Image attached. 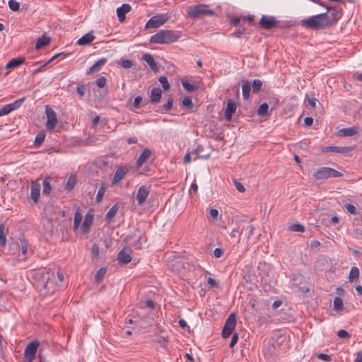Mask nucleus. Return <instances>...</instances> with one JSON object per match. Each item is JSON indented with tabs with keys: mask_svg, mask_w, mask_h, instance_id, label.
Masks as SVG:
<instances>
[{
	"mask_svg": "<svg viewBox=\"0 0 362 362\" xmlns=\"http://www.w3.org/2000/svg\"><path fill=\"white\" fill-rule=\"evenodd\" d=\"M182 105L190 110L193 107L192 98L189 96L185 97L182 101Z\"/></svg>",
	"mask_w": 362,
	"mask_h": 362,
	"instance_id": "47",
	"label": "nucleus"
},
{
	"mask_svg": "<svg viewBox=\"0 0 362 362\" xmlns=\"http://www.w3.org/2000/svg\"><path fill=\"white\" fill-rule=\"evenodd\" d=\"M118 64L124 69H129L132 66L133 62L129 59H122Z\"/></svg>",
	"mask_w": 362,
	"mask_h": 362,
	"instance_id": "50",
	"label": "nucleus"
},
{
	"mask_svg": "<svg viewBox=\"0 0 362 362\" xmlns=\"http://www.w3.org/2000/svg\"><path fill=\"white\" fill-rule=\"evenodd\" d=\"M8 6L11 10L18 11L20 9V4L15 0H10L8 1Z\"/></svg>",
	"mask_w": 362,
	"mask_h": 362,
	"instance_id": "52",
	"label": "nucleus"
},
{
	"mask_svg": "<svg viewBox=\"0 0 362 362\" xmlns=\"http://www.w3.org/2000/svg\"><path fill=\"white\" fill-rule=\"evenodd\" d=\"M149 192H150V190H149L148 187H147L144 185L141 186L138 189V192L136 194V199H137L139 205H141L145 202L146 198L148 197V196L149 194Z\"/></svg>",
	"mask_w": 362,
	"mask_h": 362,
	"instance_id": "15",
	"label": "nucleus"
},
{
	"mask_svg": "<svg viewBox=\"0 0 362 362\" xmlns=\"http://www.w3.org/2000/svg\"><path fill=\"white\" fill-rule=\"evenodd\" d=\"M25 100V98H19L16 100H15L13 103H10L9 105L12 107V110H15L21 107L23 101Z\"/></svg>",
	"mask_w": 362,
	"mask_h": 362,
	"instance_id": "51",
	"label": "nucleus"
},
{
	"mask_svg": "<svg viewBox=\"0 0 362 362\" xmlns=\"http://www.w3.org/2000/svg\"><path fill=\"white\" fill-rule=\"evenodd\" d=\"M40 187L41 186L40 184L34 182L32 183L30 197L35 203H37L39 201Z\"/></svg>",
	"mask_w": 362,
	"mask_h": 362,
	"instance_id": "23",
	"label": "nucleus"
},
{
	"mask_svg": "<svg viewBox=\"0 0 362 362\" xmlns=\"http://www.w3.org/2000/svg\"><path fill=\"white\" fill-rule=\"evenodd\" d=\"M357 133V130L354 127L351 128H343L338 132V135L340 136H351Z\"/></svg>",
	"mask_w": 362,
	"mask_h": 362,
	"instance_id": "30",
	"label": "nucleus"
},
{
	"mask_svg": "<svg viewBox=\"0 0 362 362\" xmlns=\"http://www.w3.org/2000/svg\"><path fill=\"white\" fill-rule=\"evenodd\" d=\"M42 185H43V189H42L43 194L49 195L50 194V192L52 189L51 185H50V182H49V177H46L43 180Z\"/></svg>",
	"mask_w": 362,
	"mask_h": 362,
	"instance_id": "38",
	"label": "nucleus"
},
{
	"mask_svg": "<svg viewBox=\"0 0 362 362\" xmlns=\"http://www.w3.org/2000/svg\"><path fill=\"white\" fill-rule=\"evenodd\" d=\"M143 59L148 64V66H150V68L153 71H158V66H157V64L156 62H155L154 60V58L150 54H145L143 57Z\"/></svg>",
	"mask_w": 362,
	"mask_h": 362,
	"instance_id": "26",
	"label": "nucleus"
},
{
	"mask_svg": "<svg viewBox=\"0 0 362 362\" xmlns=\"http://www.w3.org/2000/svg\"><path fill=\"white\" fill-rule=\"evenodd\" d=\"M238 333H233L230 343V348L233 347L238 342Z\"/></svg>",
	"mask_w": 362,
	"mask_h": 362,
	"instance_id": "60",
	"label": "nucleus"
},
{
	"mask_svg": "<svg viewBox=\"0 0 362 362\" xmlns=\"http://www.w3.org/2000/svg\"><path fill=\"white\" fill-rule=\"evenodd\" d=\"M168 21L166 15H156L151 17L146 24V28H156L164 24Z\"/></svg>",
	"mask_w": 362,
	"mask_h": 362,
	"instance_id": "9",
	"label": "nucleus"
},
{
	"mask_svg": "<svg viewBox=\"0 0 362 362\" xmlns=\"http://www.w3.org/2000/svg\"><path fill=\"white\" fill-rule=\"evenodd\" d=\"M40 274L44 279H46V282L42 284L40 290L42 295L47 296L54 293L57 289L54 272L49 273V272L42 271Z\"/></svg>",
	"mask_w": 362,
	"mask_h": 362,
	"instance_id": "3",
	"label": "nucleus"
},
{
	"mask_svg": "<svg viewBox=\"0 0 362 362\" xmlns=\"http://www.w3.org/2000/svg\"><path fill=\"white\" fill-rule=\"evenodd\" d=\"M181 33L180 31L161 30L150 38V42L153 44H170L178 40Z\"/></svg>",
	"mask_w": 362,
	"mask_h": 362,
	"instance_id": "2",
	"label": "nucleus"
},
{
	"mask_svg": "<svg viewBox=\"0 0 362 362\" xmlns=\"http://www.w3.org/2000/svg\"><path fill=\"white\" fill-rule=\"evenodd\" d=\"M100 254L99 246L98 244L94 243L91 248V255L93 257L98 258Z\"/></svg>",
	"mask_w": 362,
	"mask_h": 362,
	"instance_id": "54",
	"label": "nucleus"
},
{
	"mask_svg": "<svg viewBox=\"0 0 362 362\" xmlns=\"http://www.w3.org/2000/svg\"><path fill=\"white\" fill-rule=\"evenodd\" d=\"M329 12V21L331 23V27L334 25L339 19L341 17V8L340 7H330L326 6Z\"/></svg>",
	"mask_w": 362,
	"mask_h": 362,
	"instance_id": "12",
	"label": "nucleus"
},
{
	"mask_svg": "<svg viewBox=\"0 0 362 362\" xmlns=\"http://www.w3.org/2000/svg\"><path fill=\"white\" fill-rule=\"evenodd\" d=\"M12 107L9 104H7L0 108V117L6 115L12 112Z\"/></svg>",
	"mask_w": 362,
	"mask_h": 362,
	"instance_id": "49",
	"label": "nucleus"
},
{
	"mask_svg": "<svg viewBox=\"0 0 362 362\" xmlns=\"http://www.w3.org/2000/svg\"><path fill=\"white\" fill-rule=\"evenodd\" d=\"M182 85L183 88L189 93H192L196 90L197 87L186 80H182Z\"/></svg>",
	"mask_w": 362,
	"mask_h": 362,
	"instance_id": "40",
	"label": "nucleus"
},
{
	"mask_svg": "<svg viewBox=\"0 0 362 362\" xmlns=\"http://www.w3.org/2000/svg\"><path fill=\"white\" fill-rule=\"evenodd\" d=\"M333 309L335 311L339 312L343 310L344 304L341 298L335 297L333 300Z\"/></svg>",
	"mask_w": 362,
	"mask_h": 362,
	"instance_id": "37",
	"label": "nucleus"
},
{
	"mask_svg": "<svg viewBox=\"0 0 362 362\" xmlns=\"http://www.w3.org/2000/svg\"><path fill=\"white\" fill-rule=\"evenodd\" d=\"M28 249V243L26 240H21V250L23 255H25Z\"/></svg>",
	"mask_w": 362,
	"mask_h": 362,
	"instance_id": "56",
	"label": "nucleus"
},
{
	"mask_svg": "<svg viewBox=\"0 0 362 362\" xmlns=\"http://www.w3.org/2000/svg\"><path fill=\"white\" fill-rule=\"evenodd\" d=\"M45 112L47 119L46 128L47 130H52L55 127L57 122L56 112L48 105L46 106Z\"/></svg>",
	"mask_w": 362,
	"mask_h": 362,
	"instance_id": "10",
	"label": "nucleus"
},
{
	"mask_svg": "<svg viewBox=\"0 0 362 362\" xmlns=\"http://www.w3.org/2000/svg\"><path fill=\"white\" fill-rule=\"evenodd\" d=\"M269 319H270L269 315H267V316H260V317H259V318H258V322H259V324L261 325H262L263 323H266V322H269Z\"/></svg>",
	"mask_w": 362,
	"mask_h": 362,
	"instance_id": "64",
	"label": "nucleus"
},
{
	"mask_svg": "<svg viewBox=\"0 0 362 362\" xmlns=\"http://www.w3.org/2000/svg\"><path fill=\"white\" fill-rule=\"evenodd\" d=\"M173 98L170 97V98H168L167 103L163 105V110H164L165 112L170 111L173 107Z\"/></svg>",
	"mask_w": 362,
	"mask_h": 362,
	"instance_id": "53",
	"label": "nucleus"
},
{
	"mask_svg": "<svg viewBox=\"0 0 362 362\" xmlns=\"http://www.w3.org/2000/svg\"><path fill=\"white\" fill-rule=\"evenodd\" d=\"M85 86L84 85H79L76 87V91L78 95L82 98L83 97L85 94Z\"/></svg>",
	"mask_w": 362,
	"mask_h": 362,
	"instance_id": "59",
	"label": "nucleus"
},
{
	"mask_svg": "<svg viewBox=\"0 0 362 362\" xmlns=\"http://www.w3.org/2000/svg\"><path fill=\"white\" fill-rule=\"evenodd\" d=\"M106 189L107 187L105 184L104 183V182L101 181L100 182V187L96 195V202L98 203L102 201Z\"/></svg>",
	"mask_w": 362,
	"mask_h": 362,
	"instance_id": "34",
	"label": "nucleus"
},
{
	"mask_svg": "<svg viewBox=\"0 0 362 362\" xmlns=\"http://www.w3.org/2000/svg\"><path fill=\"white\" fill-rule=\"evenodd\" d=\"M93 221V214L88 212L85 216V219L82 224V229L84 233H88L89 232L90 226H91Z\"/></svg>",
	"mask_w": 362,
	"mask_h": 362,
	"instance_id": "24",
	"label": "nucleus"
},
{
	"mask_svg": "<svg viewBox=\"0 0 362 362\" xmlns=\"http://www.w3.org/2000/svg\"><path fill=\"white\" fill-rule=\"evenodd\" d=\"M25 62V58L17 57L13 58L9 61V62L6 65V69H14Z\"/></svg>",
	"mask_w": 362,
	"mask_h": 362,
	"instance_id": "28",
	"label": "nucleus"
},
{
	"mask_svg": "<svg viewBox=\"0 0 362 362\" xmlns=\"http://www.w3.org/2000/svg\"><path fill=\"white\" fill-rule=\"evenodd\" d=\"M50 41H51L50 37L45 36V35L42 36L37 40L36 45H35V49H41L42 47L49 45Z\"/></svg>",
	"mask_w": 362,
	"mask_h": 362,
	"instance_id": "31",
	"label": "nucleus"
},
{
	"mask_svg": "<svg viewBox=\"0 0 362 362\" xmlns=\"http://www.w3.org/2000/svg\"><path fill=\"white\" fill-rule=\"evenodd\" d=\"M82 218H83V216H82L80 209H77V210L75 211V214H74V226H73L74 230H76L78 228L80 223L82 221Z\"/></svg>",
	"mask_w": 362,
	"mask_h": 362,
	"instance_id": "32",
	"label": "nucleus"
},
{
	"mask_svg": "<svg viewBox=\"0 0 362 362\" xmlns=\"http://www.w3.org/2000/svg\"><path fill=\"white\" fill-rule=\"evenodd\" d=\"M117 259L120 264H127L131 262L132 255L125 249H122L118 254Z\"/></svg>",
	"mask_w": 362,
	"mask_h": 362,
	"instance_id": "19",
	"label": "nucleus"
},
{
	"mask_svg": "<svg viewBox=\"0 0 362 362\" xmlns=\"http://www.w3.org/2000/svg\"><path fill=\"white\" fill-rule=\"evenodd\" d=\"M106 272H107V269L105 267L100 268L94 276L95 281L98 283H100L103 280Z\"/></svg>",
	"mask_w": 362,
	"mask_h": 362,
	"instance_id": "39",
	"label": "nucleus"
},
{
	"mask_svg": "<svg viewBox=\"0 0 362 362\" xmlns=\"http://www.w3.org/2000/svg\"><path fill=\"white\" fill-rule=\"evenodd\" d=\"M158 81L160 83V84L163 86V88L165 90H168L170 88V85L168 81V78L165 76H160L158 78Z\"/></svg>",
	"mask_w": 362,
	"mask_h": 362,
	"instance_id": "44",
	"label": "nucleus"
},
{
	"mask_svg": "<svg viewBox=\"0 0 362 362\" xmlns=\"http://www.w3.org/2000/svg\"><path fill=\"white\" fill-rule=\"evenodd\" d=\"M245 33V28H240L238 30L235 31L233 33V35L236 37H240L243 35H244Z\"/></svg>",
	"mask_w": 362,
	"mask_h": 362,
	"instance_id": "61",
	"label": "nucleus"
},
{
	"mask_svg": "<svg viewBox=\"0 0 362 362\" xmlns=\"http://www.w3.org/2000/svg\"><path fill=\"white\" fill-rule=\"evenodd\" d=\"M337 336L339 337V338H342V339H345V338H348L350 337V334L346 331V330H344V329H340L339 331H338L337 332Z\"/></svg>",
	"mask_w": 362,
	"mask_h": 362,
	"instance_id": "63",
	"label": "nucleus"
},
{
	"mask_svg": "<svg viewBox=\"0 0 362 362\" xmlns=\"http://www.w3.org/2000/svg\"><path fill=\"white\" fill-rule=\"evenodd\" d=\"M132 7L128 4H124L117 9V14L119 22H123L126 18V14L129 13Z\"/></svg>",
	"mask_w": 362,
	"mask_h": 362,
	"instance_id": "16",
	"label": "nucleus"
},
{
	"mask_svg": "<svg viewBox=\"0 0 362 362\" xmlns=\"http://www.w3.org/2000/svg\"><path fill=\"white\" fill-rule=\"evenodd\" d=\"M289 230L296 232H304L305 228L303 225L300 223H295L289 226Z\"/></svg>",
	"mask_w": 362,
	"mask_h": 362,
	"instance_id": "48",
	"label": "nucleus"
},
{
	"mask_svg": "<svg viewBox=\"0 0 362 362\" xmlns=\"http://www.w3.org/2000/svg\"><path fill=\"white\" fill-rule=\"evenodd\" d=\"M162 90L159 88H154L151 91V103H157L161 98Z\"/></svg>",
	"mask_w": 362,
	"mask_h": 362,
	"instance_id": "25",
	"label": "nucleus"
},
{
	"mask_svg": "<svg viewBox=\"0 0 362 362\" xmlns=\"http://www.w3.org/2000/svg\"><path fill=\"white\" fill-rule=\"evenodd\" d=\"M95 38V36L91 33H88L78 39L76 44L81 46H87L90 45Z\"/></svg>",
	"mask_w": 362,
	"mask_h": 362,
	"instance_id": "21",
	"label": "nucleus"
},
{
	"mask_svg": "<svg viewBox=\"0 0 362 362\" xmlns=\"http://www.w3.org/2000/svg\"><path fill=\"white\" fill-rule=\"evenodd\" d=\"M106 62L107 59L105 57L100 59L92 66L90 67V69L86 71V74H90L92 73L98 72Z\"/></svg>",
	"mask_w": 362,
	"mask_h": 362,
	"instance_id": "22",
	"label": "nucleus"
},
{
	"mask_svg": "<svg viewBox=\"0 0 362 362\" xmlns=\"http://www.w3.org/2000/svg\"><path fill=\"white\" fill-rule=\"evenodd\" d=\"M269 105L267 103H262L257 110V114L262 117L268 115Z\"/></svg>",
	"mask_w": 362,
	"mask_h": 362,
	"instance_id": "41",
	"label": "nucleus"
},
{
	"mask_svg": "<svg viewBox=\"0 0 362 362\" xmlns=\"http://www.w3.org/2000/svg\"><path fill=\"white\" fill-rule=\"evenodd\" d=\"M234 185L236 188V189L240 192H245V187L243 186V185L242 183H240V182L237 181V180H234Z\"/></svg>",
	"mask_w": 362,
	"mask_h": 362,
	"instance_id": "57",
	"label": "nucleus"
},
{
	"mask_svg": "<svg viewBox=\"0 0 362 362\" xmlns=\"http://www.w3.org/2000/svg\"><path fill=\"white\" fill-rule=\"evenodd\" d=\"M262 86V81L259 79H255L252 84V92L257 93Z\"/></svg>",
	"mask_w": 362,
	"mask_h": 362,
	"instance_id": "42",
	"label": "nucleus"
},
{
	"mask_svg": "<svg viewBox=\"0 0 362 362\" xmlns=\"http://www.w3.org/2000/svg\"><path fill=\"white\" fill-rule=\"evenodd\" d=\"M127 173V170L125 168H124V167L118 168L114 175L112 180V182H111L112 185H115L118 182H119L124 178V177L125 176Z\"/></svg>",
	"mask_w": 362,
	"mask_h": 362,
	"instance_id": "18",
	"label": "nucleus"
},
{
	"mask_svg": "<svg viewBox=\"0 0 362 362\" xmlns=\"http://www.w3.org/2000/svg\"><path fill=\"white\" fill-rule=\"evenodd\" d=\"M240 229L241 236L243 235L246 241H248L250 237L253 235L255 227L253 225L250 224L249 223L245 221H240Z\"/></svg>",
	"mask_w": 362,
	"mask_h": 362,
	"instance_id": "13",
	"label": "nucleus"
},
{
	"mask_svg": "<svg viewBox=\"0 0 362 362\" xmlns=\"http://www.w3.org/2000/svg\"><path fill=\"white\" fill-rule=\"evenodd\" d=\"M258 274L261 276V283L262 288L264 291H269L271 288L270 272H272V266L265 262H260L257 266Z\"/></svg>",
	"mask_w": 362,
	"mask_h": 362,
	"instance_id": "4",
	"label": "nucleus"
},
{
	"mask_svg": "<svg viewBox=\"0 0 362 362\" xmlns=\"http://www.w3.org/2000/svg\"><path fill=\"white\" fill-rule=\"evenodd\" d=\"M300 25L305 28L315 30H325L331 27L327 13H320L303 19L300 21Z\"/></svg>",
	"mask_w": 362,
	"mask_h": 362,
	"instance_id": "1",
	"label": "nucleus"
},
{
	"mask_svg": "<svg viewBox=\"0 0 362 362\" xmlns=\"http://www.w3.org/2000/svg\"><path fill=\"white\" fill-rule=\"evenodd\" d=\"M352 146H326L323 148L324 152H334L337 153H347L353 151Z\"/></svg>",
	"mask_w": 362,
	"mask_h": 362,
	"instance_id": "14",
	"label": "nucleus"
},
{
	"mask_svg": "<svg viewBox=\"0 0 362 362\" xmlns=\"http://www.w3.org/2000/svg\"><path fill=\"white\" fill-rule=\"evenodd\" d=\"M106 83V78L104 76L99 77L96 81V84L99 88H103Z\"/></svg>",
	"mask_w": 362,
	"mask_h": 362,
	"instance_id": "58",
	"label": "nucleus"
},
{
	"mask_svg": "<svg viewBox=\"0 0 362 362\" xmlns=\"http://www.w3.org/2000/svg\"><path fill=\"white\" fill-rule=\"evenodd\" d=\"M236 110V104L233 100H229L227 103V107L225 112V116L227 121H230L233 114Z\"/></svg>",
	"mask_w": 362,
	"mask_h": 362,
	"instance_id": "20",
	"label": "nucleus"
},
{
	"mask_svg": "<svg viewBox=\"0 0 362 362\" xmlns=\"http://www.w3.org/2000/svg\"><path fill=\"white\" fill-rule=\"evenodd\" d=\"M237 226L233 228L231 232L230 233V236L231 238H238V242L240 240L241 234H240V222L237 223Z\"/></svg>",
	"mask_w": 362,
	"mask_h": 362,
	"instance_id": "43",
	"label": "nucleus"
},
{
	"mask_svg": "<svg viewBox=\"0 0 362 362\" xmlns=\"http://www.w3.org/2000/svg\"><path fill=\"white\" fill-rule=\"evenodd\" d=\"M236 325V316L234 313H232L228 317L225 325L223 326L222 330V337L226 339L230 337V335L233 332Z\"/></svg>",
	"mask_w": 362,
	"mask_h": 362,
	"instance_id": "7",
	"label": "nucleus"
},
{
	"mask_svg": "<svg viewBox=\"0 0 362 362\" xmlns=\"http://www.w3.org/2000/svg\"><path fill=\"white\" fill-rule=\"evenodd\" d=\"M278 22L276 21L274 16H262V18L259 22V25L264 29L271 30L277 26Z\"/></svg>",
	"mask_w": 362,
	"mask_h": 362,
	"instance_id": "11",
	"label": "nucleus"
},
{
	"mask_svg": "<svg viewBox=\"0 0 362 362\" xmlns=\"http://www.w3.org/2000/svg\"><path fill=\"white\" fill-rule=\"evenodd\" d=\"M76 181V177L75 175H71L68 179L65 189L68 192H71L74 188Z\"/></svg>",
	"mask_w": 362,
	"mask_h": 362,
	"instance_id": "36",
	"label": "nucleus"
},
{
	"mask_svg": "<svg viewBox=\"0 0 362 362\" xmlns=\"http://www.w3.org/2000/svg\"><path fill=\"white\" fill-rule=\"evenodd\" d=\"M151 153V151L149 148H145L137 159L136 162V167L137 168L141 167L143 164L150 158Z\"/></svg>",
	"mask_w": 362,
	"mask_h": 362,
	"instance_id": "17",
	"label": "nucleus"
},
{
	"mask_svg": "<svg viewBox=\"0 0 362 362\" xmlns=\"http://www.w3.org/2000/svg\"><path fill=\"white\" fill-rule=\"evenodd\" d=\"M359 278V269L356 267H352L349 275V280L351 282H356L358 281Z\"/></svg>",
	"mask_w": 362,
	"mask_h": 362,
	"instance_id": "33",
	"label": "nucleus"
},
{
	"mask_svg": "<svg viewBox=\"0 0 362 362\" xmlns=\"http://www.w3.org/2000/svg\"><path fill=\"white\" fill-rule=\"evenodd\" d=\"M187 16L191 18H200L204 16L214 14V11L209 8L206 4H199L195 6H190L187 8Z\"/></svg>",
	"mask_w": 362,
	"mask_h": 362,
	"instance_id": "5",
	"label": "nucleus"
},
{
	"mask_svg": "<svg viewBox=\"0 0 362 362\" xmlns=\"http://www.w3.org/2000/svg\"><path fill=\"white\" fill-rule=\"evenodd\" d=\"M45 139V134L44 132H40L35 137V144L36 146H40Z\"/></svg>",
	"mask_w": 362,
	"mask_h": 362,
	"instance_id": "46",
	"label": "nucleus"
},
{
	"mask_svg": "<svg viewBox=\"0 0 362 362\" xmlns=\"http://www.w3.org/2000/svg\"><path fill=\"white\" fill-rule=\"evenodd\" d=\"M204 151L202 145L199 144L195 149L194 153L196 154V158H208L209 155H202L201 153Z\"/></svg>",
	"mask_w": 362,
	"mask_h": 362,
	"instance_id": "45",
	"label": "nucleus"
},
{
	"mask_svg": "<svg viewBox=\"0 0 362 362\" xmlns=\"http://www.w3.org/2000/svg\"><path fill=\"white\" fill-rule=\"evenodd\" d=\"M317 358L329 362L332 360V358L329 355L326 354H319L317 356Z\"/></svg>",
	"mask_w": 362,
	"mask_h": 362,
	"instance_id": "62",
	"label": "nucleus"
},
{
	"mask_svg": "<svg viewBox=\"0 0 362 362\" xmlns=\"http://www.w3.org/2000/svg\"><path fill=\"white\" fill-rule=\"evenodd\" d=\"M119 206L117 204L113 205L105 216V219L107 221H110L115 216L117 212L118 211Z\"/></svg>",
	"mask_w": 362,
	"mask_h": 362,
	"instance_id": "35",
	"label": "nucleus"
},
{
	"mask_svg": "<svg viewBox=\"0 0 362 362\" xmlns=\"http://www.w3.org/2000/svg\"><path fill=\"white\" fill-rule=\"evenodd\" d=\"M8 232V228L4 223L0 224V245L5 246L6 243V235Z\"/></svg>",
	"mask_w": 362,
	"mask_h": 362,
	"instance_id": "29",
	"label": "nucleus"
},
{
	"mask_svg": "<svg viewBox=\"0 0 362 362\" xmlns=\"http://www.w3.org/2000/svg\"><path fill=\"white\" fill-rule=\"evenodd\" d=\"M343 174L333 168L322 167L313 173V177L317 180L327 179L329 177H339Z\"/></svg>",
	"mask_w": 362,
	"mask_h": 362,
	"instance_id": "6",
	"label": "nucleus"
},
{
	"mask_svg": "<svg viewBox=\"0 0 362 362\" xmlns=\"http://www.w3.org/2000/svg\"><path fill=\"white\" fill-rule=\"evenodd\" d=\"M344 207L351 214H357V209L353 204L347 203L345 204Z\"/></svg>",
	"mask_w": 362,
	"mask_h": 362,
	"instance_id": "55",
	"label": "nucleus"
},
{
	"mask_svg": "<svg viewBox=\"0 0 362 362\" xmlns=\"http://www.w3.org/2000/svg\"><path fill=\"white\" fill-rule=\"evenodd\" d=\"M242 90L243 98L247 100L250 98L251 90V84L249 81L246 80L242 81Z\"/></svg>",
	"mask_w": 362,
	"mask_h": 362,
	"instance_id": "27",
	"label": "nucleus"
},
{
	"mask_svg": "<svg viewBox=\"0 0 362 362\" xmlns=\"http://www.w3.org/2000/svg\"><path fill=\"white\" fill-rule=\"evenodd\" d=\"M39 345L38 341H33L26 346L24 351V357L28 362L33 361Z\"/></svg>",
	"mask_w": 362,
	"mask_h": 362,
	"instance_id": "8",
	"label": "nucleus"
}]
</instances>
